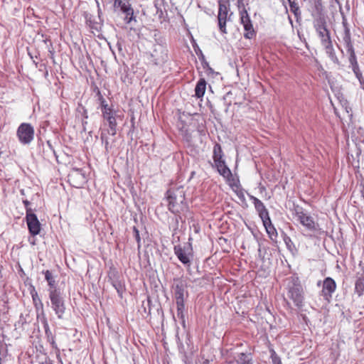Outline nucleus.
Here are the masks:
<instances>
[{
	"label": "nucleus",
	"mask_w": 364,
	"mask_h": 364,
	"mask_svg": "<svg viewBox=\"0 0 364 364\" xmlns=\"http://www.w3.org/2000/svg\"><path fill=\"white\" fill-rule=\"evenodd\" d=\"M100 140L105 146V153L108 154L112 149V145L109 143V138L108 135L106 134L105 132L101 131Z\"/></svg>",
	"instance_id": "nucleus-31"
},
{
	"label": "nucleus",
	"mask_w": 364,
	"mask_h": 364,
	"mask_svg": "<svg viewBox=\"0 0 364 364\" xmlns=\"http://www.w3.org/2000/svg\"><path fill=\"white\" fill-rule=\"evenodd\" d=\"M108 279L112 286L116 289L118 296L122 299L126 291V286L124 281L121 279L118 272L116 270L111 271L108 274Z\"/></svg>",
	"instance_id": "nucleus-12"
},
{
	"label": "nucleus",
	"mask_w": 364,
	"mask_h": 364,
	"mask_svg": "<svg viewBox=\"0 0 364 364\" xmlns=\"http://www.w3.org/2000/svg\"><path fill=\"white\" fill-rule=\"evenodd\" d=\"M48 146H49L50 147H51V144H50V142H49V141H48Z\"/></svg>",
	"instance_id": "nucleus-59"
},
{
	"label": "nucleus",
	"mask_w": 364,
	"mask_h": 364,
	"mask_svg": "<svg viewBox=\"0 0 364 364\" xmlns=\"http://www.w3.org/2000/svg\"><path fill=\"white\" fill-rule=\"evenodd\" d=\"M53 154H54V155L57 157V156H56V154H55V151H53Z\"/></svg>",
	"instance_id": "nucleus-62"
},
{
	"label": "nucleus",
	"mask_w": 364,
	"mask_h": 364,
	"mask_svg": "<svg viewBox=\"0 0 364 364\" xmlns=\"http://www.w3.org/2000/svg\"><path fill=\"white\" fill-rule=\"evenodd\" d=\"M283 240L287 247L288 250H292V248H294V244L292 242L291 239L289 236H288L284 232H282Z\"/></svg>",
	"instance_id": "nucleus-36"
},
{
	"label": "nucleus",
	"mask_w": 364,
	"mask_h": 364,
	"mask_svg": "<svg viewBox=\"0 0 364 364\" xmlns=\"http://www.w3.org/2000/svg\"><path fill=\"white\" fill-rule=\"evenodd\" d=\"M200 60L201 61V63H202L203 67L204 68H208L209 70H210L212 71V68L209 67V64H208V63L205 60Z\"/></svg>",
	"instance_id": "nucleus-49"
},
{
	"label": "nucleus",
	"mask_w": 364,
	"mask_h": 364,
	"mask_svg": "<svg viewBox=\"0 0 364 364\" xmlns=\"http://www.w3.org/2000/svg\"><path fill=\"white\" fill-rule=\"evenodd\" d=\"M152 37L154 41V43L153 46L167 47L166 40L165 37L163 35H161V32L159 30L155 29L153 31Z\"/></svg>",
	"instance_id": "nucleus-26"
},
{
	"label": "nucleus",
	"mask_w": 364,
	"mask_h": 364,
	"mask_svg": "<svg viewBox=\"0 0 364 364\" xmlns=\"http://www.w3.org/2000/svg\"><path fill=\"white\" fill-rule=\"evenodd\" d=\"M176 341H177V345H178V348L179 353L181 354L182 353H185L186 350H185L184 345L182 343V341H181L178 333L176 335Z\"/></svg>",
	"instance_id": "nucleus-45"
},
{
	"label": "nucleus",
	"mask_w": 364,
	"mask_h": 364,
	"mask_svg": "<svg viewBox=\"0 0 364 364\" xmlns=\"http://www.w3.org/2000/svg\"><path fill=\"white\" fill-rule=\"evenodd\" d=\"M270 358L272 359V364H282L280 357L276 353L274 350H270Z\"/></svg>",
	"instance_id": "nucleus-40"
},
{
	"label": "nucleus",
	"mask_w": 364,
	"mask_h": 364,
	"mask_svg": "<svg viewBox=\"0 0 364 364\" xmlns=\"http://www.w3.org/2000/svg\"><path fill=\"white\" fill-rule=\"evenodd\" d=\"M323 48L325 49L326 53L328 55V57L330 58V60L336 65H339L340 61L338 60V58L337 57L336 54V51L333 46V43H330V45H326L323 46Z\"/></svg>",
	"instance_id": "nucleus-27"
},
{
	"label": "nucleus",
	"mask_w": 364,
	"mask_h": 364,
	"mask_svg": "<svg viewBox=\"0 0 364 364\" xmlns=\"http://www.w3.org/2000/svg\"><path fill=\"white\" fill-rule=\"evenodd\" d=\"M149 60L150 63L155 65H161L168 60V49L167 47L154 46L152 50L149 53Z\"/></svg>",
	"instance_id": "nucleus-9"
},
{
	"label": "nucleus",
	"mask_w": 364,
	"mask_h": 364,
	"mask_svg": "<svg viewBox=\"0 0 364 364\" xmlns=\"http://www.w3.org/2000/svg\"><path fill=\"white\" fill-rule=\"evenodd\" d=\"M41 323L43 324V327L44 328L46 337L47 338L48 342L50 343L51 347L53 349H58V346L55 340V336L53 334L50 328L47 318L46 316H43L41 319Z\"/></svg>",
	"instance_id": "nucleus-20"
},
{
	"label": "nucleus",
	"mask_w": 364,
	"mask_h": 364,
	"mask_svg": "<svg viewBox=\"0 0 364 364\" xmlns=\"http://www.w3.org/2000/svg\"><path fill=\"white\" fill-rule=\"evenodd\" d=\"M43 274L45 276V279L48 282V285L49 286V289H58L55 286V280L52 274V272L50 270L43 271Z\"/></svg>",
	"instance_id": "nucleus-30"
},
{
	"label": "nucleus",
	"mask_w": 364,
	"mask_h": 364,
	"mask_svg": "<svg viewBox=\"0 0 364 364\" xmlns=\"http://www.w3.org/2000/svg\"><path fill=\"white\" fill-rule=\"evenodd\" d=\"M206 85L207 82L204 78L201 77L198 80L194 89V96L196 98L200 99L203 97L206 90Z\"/></svg>",
	"instance_id": "nucleus-23"
},
{
	"label": "nucleus",
	"mask_w": 364,
	"mask_h": 364,
	"mask_svg": "<svg viewBox=\"0 0 364 364\" xmlns=\"http://www.w3.org/2000/svg\"><path fill=\"white\" fill-rule=\"evenodd\" d=\"M41 364H53V363L50 359H46V360L42 362Z\"/></svg>",
	"instance_id": "nucleus-51"
},
{
	"label": "nucleus",
	"mask_w": 364,
	"mask_h": 364,
	"mask_svg": "<svg viewBox=\"0 0 364 364\" xmlns=\"http://www.w3.org/2000/svg\"><path fill=\"white\" fill-rule=\"evenodd\" d=\"M50 53H51L52 55V58H53V53H52L51 51H50Z\"/></svg>",
	"instance_id": "nucleus-60"
},
{
	"label": "nucleus",
	"mask_w": 364,
	"mask_h": 364,
	"mask_svg": "<svg viewBox=\"0 0 364 364\" xmlns=\"http://www.w3.org/2000/svg\"><path fill=\"white\" fill-rule=\"evenodd\" d=\"M313 26L322 46L330 45L332 43L331 32L328 28L327 18L313 21Z\"/></svg>",
	"instance_id": "nucleus-5"
},
{
	"label": "nucleus",
	"mask_w": 364,
	"mask_h": 364,
	"mask_svg": "<svg viewBox=\"0 0 364 364\" xmlns=\"http://www.w3.org/2000/svg\"><path fill=\"white\" fill-rule=\"evenodd\" d=\"M240 20L245 31L244 38L249 40L255 38L257 32L254 29L252 21L245 8L240 10Z\"/></svg>",
	"instance_id": "nucleus-7"
},
{
	"label": "nucleus",
	"mask_w": 364,
	"mask_h": 364,
	"mask_svg": "<svg viewBox=\"0 0 364 364\" xmlns=\"http://www.w3.org/2000/svg\"><path fill=\"white\" fill-rule=\"evenodd\" d=\"M50 307L58 319H63L65 313V300L60 289H48Z\"/></svg>",
	"instance_id": "nucleus-4"
},
{
	"label": "nucleus",
	"mask_w": 364,
	"mask_h": 364,
	"mask_svg": "<svg viewBox=\"0 0 364 364\" xmlns=\"http://www.w3.org/2000/svg\"><path fill=\"white\" fill-rule=\"evenodd\" d=\"M290 7V11L294 14L295 17L301 16V11L296 0H287Z\"/></svg>",
	"instance_id": "nucleus-32"
},
{
	"label": "nucleus",
	"mask_w": 364,
	"mask_h": 364,
	"mask_svg": "<svg viewBox=\"0 0 364 364\" xmlns=\"http://www.w3.org/2000/svg\"><path fill=\"white\" fill-rule=\"evenodd\" d=\"M309 11L313 21L327 18L321 0H309Z\"/></svg>",
	"instance_id": "nucleus-13"
},
{
	"label": "nucleus",
	"mask_w": 364,
	"mask_h": 364,
	"mask_svg": "<svg viewBox=\"0 0 364 364\" xmlns=\"http://www.w3.org/2000/svg\"><path fill=\"white\" fill-rule=\"evenodd\" d=\"M102 117H107V115H114L116 114V111L112 108V107L107 106L105 109H101Z\"/></svg>",
	"instance_id": "nucleus-41"
},
{
	"label": "nucleus",
	"mask_w": 364,
	"mask_h": 364,
	"mask_svg": "<svg viewBox=\"0 0 364 364\" xmlns=\"http://www.w3.org/2000/svg\"><path fill=\"white\" fill-rule=\"evenodd\" d=\"M355 292L359 295H362L364 291V278L359 277L355 284Z\"/></svg>",
	"instance_id": "nucleus-33"
},
{
	"label": "nucleus",
	"mask_w": 364,
	"mask_h": 364,
	"mask_svg": "<svg viewBox=\"0 0 364 364\" xmlns=\"http://www.w3.org/2000/svg\"><path fill=\"white\" fill-rule=\"evenodd\" d=\"M146 12L153 15L154 21H159L161 23L164 21L167 17V11L162 0H155L153 5L147 7Z\"/></svg>",
	"instance_id": "nucleus-10"
},
{
	"label": "nucleus",
	"mask_w": 364,
	"mask_h": 364,
	"mask_svg": "<svg viewBox=\"0 0 364 364\" xmlns=\"http://www.w3.org/2000/svg\"><path fill=\"white\" fill-rule=\"evenodd\" d=\"M23 203L25 206V208H26V214L28 213V211L30 210L31 212L30 213H33V210L29 207L31 203L27 200H23Z\"/></svg>",
	"instance_id": "nucleus-48"
},
{
	"label": "nucleus",
	"mask_w": 364,
	"mask_h": 364,
	"mask_svg": "<svg viewBox=\"0 0 364 364\" xmlns=\"http://www.w3.org/2000/svg\"><path fill=\"white\" fill-rule=\"evenodd\" d=\"M16 134L21 143L28 144L34 138V129L31 124L22 123L18 127Z\"/></svg>",
	"instance_id": "nucleus-11"
},
{
	"label": "nucleus",
	"mask_w": 364,
	"mask_h": 364,
	"mask_svg": "<svg viewBox=\"0 0 364 364\" xmlns=\"http://www.w3.org/2000/svg\"><path fill=\"white\" fill-rule=\"evenodd\" d=\"M177 317L179 318L182 327L185 329L186 328V308L185 303H176Z\"/></svg>",
	"instance_id": "nucleus-25"
},
{
	"label": "nucleus",
	"mask_w": 364,
	"mask_h": 364,
	"mask_svg": "<svg viewBox=\"0 0 364 364\" xmlns=\"http://www.w3.org/2000/svg\"><path fill=\"white\" fill-rule=\"evenodd\" d=\"M113 7L114 10L119 9L125 14L124 21L127 24L131 23L132 21L136 22V16L134 15V9L129 0H113Z\"/></svg>",
	"instance_id": "nucleus-8"
},
{
	"label": "nucleus",
	"mask_w": 364,
	"mask_h": 364,
	"mask_svg": "<svg viewBox=\"0 0 364 364\" xmlns=\"http://www.w3.org/2000/svg\"><path fill=\"white\" fill-rule=\"evenodd\" d=\"M336 289V283L335 280L330 277H326L323 281L321 290V296L323 297L324 300L329 302Z\"/></svg>",
	"instance_id": "nucleus-15"
},
{
	"label": "nucleus",
	"mask_w": 364,
	"mask_h": 364,
	"mask_svg": "<svg viewBox=\"0 0 364 364\" xmlns=\"http://www.w3.org/2000/svg\"><path fill=\"white\" fill-rule=\"evenodd\" d=\"M107 4L112 3L113 0H105Z\"/></svg>",
	"instance_id": "nucleus-56"
},
{
	"label": "nucleus",
	"mask_w": 364,
	"mask_h": 364,
	"mask_svg": "<svg viewBox=\"0 0 364 364\" xmlns=\"http://www.w3.org/2000/svg\"><path fill=\"white\" fill-rule=\"evenodd\" d=\"M219 2L223 3V4H229L230 0H219L218 3Z\"/></svg>",
	"instance_id": "nucleus-54"
},
{
	"label": "nucleus",
	"mask_w": 364,
	"mask_h": 364,
	"mask_svg": "<svg viewBox=\"0 0 364 364\" xmlns=\"http://www.w3.org/2000/svg\"><path fill=\"white\" fill-rule=\"evenodd\" d=\"M194 173H195V172H194V171H193V172L191 173V176H194Z\"/></svg>",
	"instance_id": "nucleus-61"
},
{
	"label": "nucleus",
	"mask_w": 364,
	"mask_h": 364,
	"mask_svg": "<svg viewBox=\"0 0 364 364\" xmlns=\"http://www.w3.org/2000/svg\"><path fill=\"white\" fill-rule=\"evenodd\" d=\"M238 8L240 9L241 6H244L242 0H237Z\"/></svg>",
	"instance_id": "nucleus-52"
},
{
	"label": "nucleus",
	"mask_w": 364,
	"mask_h": 364,
	"mask_svg": "<svg viewBox=\"0 0 364 364\" xmlns=\"http://www.w3.org/2000/svg\"><path fill=\"white\" fill-rule=\"evenodd\" d=\"M182 361L185 364H191L190 358L186 352L181 353Z\"/></svg>",
	"instance_id": "nucleus-47"
},
{
	"label": "nucleus",
	"mask_w": 364,
	"mask_h": 364,
	"mask_svg": "<svg viewBox=\"0 0 364 364\" xmlns=\"http://www.w3.org/2000/svg\"><path fill=\"white\" fill-rule=\"evenodd\" d=\"M213 164L212 166L216 169L220 176L228 180L232 177V172L227 166L224 159V153L222 146L219 143H215L213 146Z\"/></svg>",
	"instance_id": "nucleus-2"
},
{
	"label": "nucleus",
	"mask_w": 364,
	"mask_h": 364,
	"mask_svg": "<svg viewBox=\"0 0 364 364\" xmlns=\"http://www.w3.org/2000/svg\"><path fill=\"white\" fill-rule=\"evenodd\" d=\"M117 47H118V49H119V50H122V46H121V44H120L119 43H117Z\"/></svg>",
	"instance_id": "nucleus-55"
},
{
	"label": "nucleus",
	"mask_w": 364,
	"mask_h": 364,
	"mask_svg": "<svg viewBox=\"0 0 364 364\" xmlns=\"http://www.w3.org/2000/svg\"><path fill=\"white\" fill-rule=\"evenodd\" d=\"M336 2H338V0H335Z\"/></svg>",
	"instance_id": "nucleus-63"
},
{
	"label": "nucleus",
	"mask_w": 364,
	"mask_h": 364,
	"mask_svg": "<svg viewBox=\"0 0 364 364\" xmlns=\"http://www.w3.org/2000/svg\"><path fill=\"white\" fill-rule=\"evenodd\" d=\"M228 4H223L221 2L218 3L219 9H218V27L220 32L223 34L227 33L226 30V22L228 20V14L229 11V7Z\"/></svg>",
	"instance_id": "nucleus-16"
},
{
	"label": "nucleus",
	"mask_w": 364,
	"mask_h": 364,
	"mask_svg": "<svg viewBox=\"0 0 364 364\" xmlns=\"http://www.w3.org/2000/svg\"><path fill=\"white\" fill-rule=\"evenodd\" d=\"M168 202V210L176 215L175 220L178 225L182 220L181 213L188 210V206L186 202L185 191L183 186L176 188H170L165 193L164 198Z\"/></svg>",
	"instance_id": "nucleus-1"
},
{
	"label": "nucleus",
	"mask_w": 364,
	"mask_h": 364,
	"mask_svg": "<svg viewBox=\"0 0 364 364\" xmlns=\"http://www.w3.org/2000/svg\"><path fill=\"white\" fill-rule=\"evenodd\" d=\"M97 95L98 96V100L100 102V109H105L106 107H107L109 105L107 102L104 98V97L102 96V95L101 94L100 90L97 91Z\"/></svg>",
	"instance_id": "nucleus-39"
},
{
	"label": "nucleus",
	"mask_w": 364,
	"mask_h": 364,
	"mask_svg": "<svg viewBox=\"0 0 364 364\" xmlns=\"http://www.w3.org/2000/svg\"><path fill=\"white\" fill-rule=\"evenodd\" d=\"M77 112L82 119H88L87 110L82 105L78 104Z\"/></svg>",
	"instance_id": "nucleus-37"
},
{
	"label": "nucleus",
	"mask_w": 364,
	"mask_h": 364,
	"mask_svg": "<svg viewBox=\"0 0 364 364\" xmlns=\"http://www.w3.org/2000/svg\"><path fill=\"white\" fill-rule=\"evenodd\" d=\"M237 364H252V355L250 353H240L235 358Z\"/></svg>",
	"instance_id": "nucleus-28"
},
{
	"label": "nucleus",
	"mask_w": 364,
	"mask_h": 364,
	"mask_svg": "<svg viewBox=\"0 0 364 364\" xmlns=\"http://www.w3.org/2000/svg\"><path fill=\"white\" fill-rule=\"evenodd\" d=\"M133 232L134 234L135 240L137 242V247L139 249L141 247V237L138 228L135 226L133 227Z\"/></svg>",
	"instance_id": "nucleus-44"
},
{
	"label": "nucleus",
	"mask_w": 364,
	"mask_h": 364,
	"mask_svg": "<svg viewBox=\"0 0 364 364\" xmlns=\"http://www.w3.org/2000/svg\"><path fill=\"white\" fill-rule=\"evenodd\" d=\"M321 283V281H318V282H317V285H318V286H320Z\"/></svg>",
	"instance_id": "nucleus-57"
},
{
	"label": "nucleus",
	"mask_w": 364,
	"mask_h": 364,
	"mask_svg": "<svg viewBox=\"0 0 364 364\" xmlns=\"http://www.w3.org/2000/svg\"><path fill=\"white\" fill-rule=\"evenodd\" d=\"M344 46L348 55V60L357 58L352 41L350 43H344Z\"/></svg>",
	"instance_id": "nucleus-34"
},
{
	"label": "nucleus",
	"mask_w": 364,
	"mask_h": 364,
	"mask_svg": "<svg viewBox=\"0 0 364 364\" xmlns=\"http://www.w3.org/2000/svg\"><path fill=\"white\" fill-rule=\"evenodd\" d=\"M174 282L173 288L176 303H185V294H188L186 284L180 279H174Z\"/></svg>",
	"instance_id": "nucleus-18"
},
{
	"label": "nucleus",
	"mask_w": 364,
	"mask_h": 364,
	"mask_svg": "<svg viewBox=\"0 0 364 364\" xmlns=\"http://www.w3.org/2000/svg\"><path fill=\"white\" fill-rule=\"evenodd\" d=\"M247 195H248L250 200L252 202L254 207L255 208V210L257 211L262 222L269 218L270 216L269 214V211L267 209V208L265 207L263 202L252 195H250L249 193Z\"/></svg>",
	"instance_id": "nucleus-17"
},
{
	"label": "nucleus",
	"mask_w": 364,
	"mask_h": 364,
	"mask_svg": "<svg viewBox=\"0 0 364 364\" xmlns=\"http://www.w3.org/2000/svg\"><path fill=\"white\" fill-rule=\"evenodd\" d=\"M87 119H81V122H82V130L83 131L86 130V125L87 124Z\"/></svg>",
	"instance_id": "nucleus-50"
},
{
	"label": "nucleus",
	"mask_w": 364,
	"mask_h": 364,
	"mask_svg": "<svg viewBox=\"0 0 364 364\" xmlns=\"http://www.w3.org/2000/svg\"><path fill=\"white\" fill-rule=\"evenodd\" d=\"M350 66L352 68L353 73L355 74L356 78L358 80L360 84L364 85V78L363 77L362 73L360 70L359 65L358 63L357 58L349 59Z\"/></svg>",
	"instance_id": "nucleus-24"
},
{
	"label": "nucleus",
	"mask_w": 364,
	"mask_h": 364,
	"mask_svg": "<svg viewBox=\"0 0 364 364\" xmlns=\"http://www.w3.org/2000/svg\"><path fill=\"white\" fill-rule=\"evenodd\" d=\"M103 119L107 122L109 127L117 126L116 114L114 115H107V117H103Z\"/></svg>",
	"instance_id": "nucleus-42"
},
{
	"label": "nucleus",
	"mask_w": 364,
	"mask_h": 364,
	"mask_svg": "<svg viewBox=\"0 0 364 364\" xmlns=\"http://www.w3.org/2000/svg\"><path fill=\"white\" fill-rule=\"evenodd\" d=\"M102 132H105L106 134L115 136L117 134V126H110L107 129H103Z\"/></svg>",
	"instance_id": "nucleus-46"
},
{
	"label": "nucleus",
	"mask_w": 364,
	"mask_h": 364,
	"mask_svg": "<svg viewBox=\"0 0 364 364\" xmlns=\"http://www.w3.org/2000/svg\"><path fill=\"white\" fill-rule=\"evenodd\" d=\"M230 186L232 188L234 186H235L237 188H241L239 180H237L236 182H234L232 184H230ZM235 193L240 199L245 200V196L242 188H240V190L239 191H235Z\"/></svg>",
	"instance_id": "nucleus-38"
},
{
	"label": "nucleus",
	"mask_w": 364,
	"mask_h": 364,
	"mask_svg": "<svg viewBox=\"0 0 364 364\" xmlns=\"http://www.w3.org/2000/svg\"><path fill=\"white\" fill-rule=\"evenodd\" d=\"M262 224L269 239L273 242L276 241L278 234L274 225L272 223L271 218H269L262 221Z\"/></svg>",
	"instance_id": "nucleus-22"
},
{
	"label": "nucleus",
	"mask_w": 364,
	"mask_h": 364,
	"mask_svg": "<svg viewBox=\"0 0 364 364\" xmlns=\"http://www.w3.org/2000/svg\"><path fill=\"white\" fill-rule=\"evenodd\" d=\"M287 295L296 307L301 308L303 306L304 289L297 276H292L289 278L287 285Z\"/></svg>",
	"instance_id": "nucleus-3"
},
{
	"label": "nucleus",
	"mask_w": 364,
	"mask_h": 364,
	"mask_svg": "<svg viewBox=\"0 0 364 364\" xmlns=\"http://www.w3.org/2000/svg\"><path fill=\"white\" fill-rule=\"evenodd\" d=\"M342 23H343V26L344 31H346V28H348V25L347 22L345 20L343 21Z\"/></svg>",
	"instance_id": "nucleus-53"
},
{
	"label": "nucleus",
	"mask_w": 364,
	"mask_h": 364,
	"mask_svg": "<svg viewBox=\"0 0 364 364\" xmlns=\"http://www.w3.org/2000/svg\"><path fill=\"white\" fill-rule=\"evenodd\" d=\"M296 215L300 223L306 228L309 230L316 231L317 230L318 225L315 223L314 218L305 213L304 211H297Z\"/></svg>",
	"instance_id": "nucleus-19"
},
{
	"label": "nucleus",
	"mask_w": 364,
	"mask_h": 364,
	"mask_svg": "<svg viewBox=\"0 0 364 364\" xmlns=\"http://www.w3.org/2000/svg\"><path fill=\"white\" fill-rule=\"evenodd\" d=\"M173 252L178 259L185 266L189 267L193 259V252L191 242L181 246L175 245Z\"/></svg>",
	"instance_id": "nucleus-6"
},
{
	"label": "nucleus",
	"mask_w": 364,
	"mask_h": 364,
	"mask_svg": "<svg viewBox=\"0 0 364 364\" xmlns=\"http://www.w3.org/2000/svg\"><path fill=\"white\" fill-rule=\"evenodd\" d=\"M231 15H232V13H230V16H229V18H228V20H230V16H231Z\"/></svg>",
	"instance_id": "nucleus-58"
},
{
	"label": "nucleus",
	"mask_w": 364,
	"mask_h": 364,
	"mask_svg": "<svg viewBox=\"0 0 364 364\" xmlns=\"http://www.w3.org/2000/svg\"><path fill=\"white\" fill-rule=\"evenodd\" d=\"M29 293L31 296L32 301L37 311H41L42 314H43V304L41 299L39 298L37 291L36 290L35 287L33 284H31L28 287Z\"/></svg>",
	"instance_id": "nucleus-21"
},
{
	"label": "nucleus",
	"mask_w": 364,
	"mask_h": 364,
	"mask_svg": "<svg viewBox=\"0 0 364 364\" xmlns=\"http://www.w3.org/2000/svg\"><path fill=\"white\" fill-rule=\"evenodd\" d=\"M151 300L148 296L146 301H143L141 309L139 310L143 316L151 314Z\"/></svg>",
	"instance_id": "nucleus-29"
},
{
	"label": "nucleus",
	"mask_w": 364,
	"mask_h": 364,
	"mask_svg": "<svg viewBox=\"0 0 364 364\" xmlns=\"http://www.w3.org/2000/svg\"><path fill=\"white\" fill-rule=\"evenodd\" d=\"M342 38L343 43H350L352 41L350 28H346V31H343Z\"/></svg>",
	"instance_id": "nucleus-43"
},
{
	"label": "nucleus",
	"mask_w": 364,
	"mask_h": 364,
	"mask_svg": "<svg viewBox=\"0 0 364 364\" xmlns=\"http://www.w3.org/2000/svg\"><path fill=\"white\" fill-rule=\"evenodd\" d=\"M30 212L28 210V213L26 214V221L29 233L32 236H36L40 233L41 225L37 215L34 213Z\"/></svg>",
	"instance_id": "nucleus-14"
},
{
	"label": "nucleus",
	"mask_w": 364,
	"mask_h": 364,
	"mask_svg": "<svg viewBox=\"0 0 364 364\" xmlns=\"http://www.w3.org/2000/svg\"><path fill=\"white\" fill-rule=\"evenodd\" d=\"M191 43H192L193 50H194L196 54L198 55L199 60H205V55H203L201 49L200 48V47L198 46L196 40L193 38H192V39H191Z\"/></svg>",
	"instance_id": "nucleus-35"
}]
</instances>
